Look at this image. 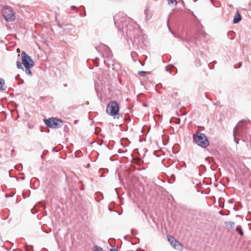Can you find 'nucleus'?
<instances>
[{
	"label": "nucleus",
	"instance_id": "f257e3e1",
	"mask_svg": "<svg viewBox=\"0 0 251 251\" xmlns=\"http://www.w3.org/2000/svg\"><path fill=\"white\" fill-rule=\"evenodd\" d=\"M21 57L22 63L25 69V73L31 76L32 75V72L30 68L34 66V61L31 59V57L24 51L22 52Z\"/></svg>",
	"mask_w": 251,
	"mask_h": 251
},
{
	"label": "nucleus",
	"instance_id": "f03ea898",
	"mask_svg": "<svg viewBox=\"0 0 251 251\" xmlns=\"http://www.w3.org/2000/svg\"><path fill=\"white\" fill-rule=\"evenodd\" d=\"M193 138L194 142L198 146L203 148L208 147L209 145V142L207 138L203 133L197 132L193 134Z\"/></svg>",
	"mask_w": 251,
	"mask_h": 251
},
{
	"label": "nucleus",
	"instance_id": "7ed1b4c3",
	"mask_svg": "<svg viewBox=\"0 0 251 251\" xmlns=\"http://www.w3.org/2000/svg\"><path fill=\"white\" fill-rule=\"evenodd\" d=\"M4 19L7 22L14 21L16 19V13L12 8L9 6H4L2 11Z\"/></svg>",
	"mask_w": 251,
	"mask_h": 251
},
{
	"label": "nucleus",
	"instance_id": "20e7f679",
	"mask_svg": "<svg viewBox=\"0 0 251 251\" xmlns=\"http://www.w3.org/2000/svg\"><path fill=\"white\" fill-rule=\"evenodd\" d=\"M119 107L118 103L115 101H110L106 108V112L112 116H115L118 114Z\"/></svg>",
	"mask_w": 251,
	"mask_h": 251
},
{
	"label": "nucleus",
	"instance_id": "39448f33",
	"mask_svg": "<svg viewBox=\"0 0 251 251\" xmlns=\"http://www.w3.org/2000/svg\"><path fill=\"white\" fill-rule=\"evenodd\" d=\"M244 126V122L241 121L239 122L234 128L233 136L237 144L239 143L238 141L237 140V137L242 136L245 132Z\"/></svg>",
	"mask_w": 251,
	"mask_h": 251
},
{
	"label": "nucleus",
	"instance_id": "423d86ee",
	"mask_svg": "<svg viewBox=\"0 0 251 251\" xmlns=\"http://www.w3.org/2000/svg\"><path fill=\"white\" fill-rule=\"evenodd\" d=\"M45 124L50 128H57L60 127L62 121L55 118H50L45 120Z\"/></svg>",
	"mask_w": 251,
	"mask_h": 251
},
{
	"label": "nucleus",
	"instance_id": "0eeeda50",
	"mask_svg": "<svg viewBox=\"0 0 251 251\" xmlns=\"http://www.w3.org/2000/svg\"><path fill=\"white\" fill-rule=\"evenodd\" d=\"M241 20V16L239 14V12L237 11L233 19V22L234 24H237L239 23Z\"/></svg>",
	"mask_w": 251,
	"mask_h": 251
},
{
	"label": "nucleus",
	"instance_id": "6e6552de",
	"mask_svg": "<svg viewBox=\"0 0 251 251\" xmlns=\"http://www.w3.org/2000/svg\"><path fill=\"white\" fill-rule=\"evenodd\" d=\"M6 88L7 87L5 85L4 80L2 78H0V90L5 91Z\"/></svg>",
	"mask_w": 251,
	"mask_h": 251
},
{
	"label": "nucleus",
	"instance_id": "1a4fd4ad",
	"mask_svg": "<svg viewBox=\"0 0 251 251\" xmlns=\"http://www.w3.org/2000/svg\"><path fill=\"white\" fill-rule=\"evenodd\" d=\"M167 239L170 244L172 247L174 246V244L176 243L177 241H176L173 236L170 235L167 236Z\"/></svg>",
	"mask_w": 251,
	"mask_h": 251
},
{
	"label": "nucleus",
	"instance_id": "9d476101",
	"mask_svg": "<svg viewBox=\"0 0 251 251\" xmlns=\"http://www.w3.org/2000/svg\"><path fill=\"white\" fill-rule=\"evenodd\" d=\"M173 247L176 250H179L181 251H182L183 250L182 245L178 241H177L176 243L174 244V245Z\"/></svg>",
	"mask_w": 251,
	"mask_h": 251
},
{
	"label": "nucleus",
	"instance_id": "9b49d317",
	"mask_svg": "<svg viewBox=\"0 0 251 251\" xmlns=\"http://www.w3.org/2000/svg\"><path fill=\"white\" fill-rule=\"evenodd\" d=\"M225 225L227 227H230L232 228L234 227V223L233 222H226L225 223Z\"/></svg>",
	"mask_w": 251,
	"mask_h": 251
},
{
	"label": "nucleus",
	"instance_id": "f8f14e48",
	"mask_svg": "<svg viewBox=\"0 0 251 251\" xmlns=\"http://www.w3.org/2000/svg\"><path fill=\"white\" fill-rule=\"evenodd\" d=\"M236 230L237 232H238L240 235L242 236L243 235V232L240 226H237L236 228Z\"/></svg>",
	"mask_w": 251,
	"mask_h": 251
},
{
	"label": "nucleus",
	"instance_id": "ddd939ff",
	"mask_svg": "<svg viewBox=\"0 0 251 251\" xmlns=\"http://www.w3.org/2000/svg\"><path fill=\"white\" fill-rule=\"evenodd\" d=\"M17 67L18 69H22L23 70L22 63L20 61H18L16 63Z\"/></svg>",
	"mask_w": 251,
	"mask_h": 251
},
{
	"label": "nucleus",
	"instance_id": "4468645a",
	"mask_svg": "<svg viewBox=\"0 0 251 251\" xmlns=\"http://www.w3.org/2000/svg\"><path fill=\"white\" fill-rule=\"evenodd\" d=\"M174 3H175V4H177V1L176 0H168V4L169 5Z\"/></svg>",
	"mask_w": 251,
	"mask_h": 251
},
{
	"label": "nucleus",
	"instance_id": "2eb2a0df",
	"mask_svg": "<svg viewBox=\"0 0 251 251\" xmlns=\"http://www.w3.org/2000/svg\"><path fill=\"white\" fill-rule=\"evenodd\" d=\"M148 73L145 71H139L138 72V74L141 76H144L145 74H147Z\"/></svg>",
	"mask_w": 251,
	"mask_h": 251
},
{
	"label": "nucleus",
	"instance_id": "dca6fc26",
	"mask_svg": "<svg viewBox=\"0 0 251 251\" xmlns=\"http://www.w3.org/2000/svg\"><path fill=\"white\" fill-rule=\"evenodd\" d=\"M169 30L170 31V32H171V33H172L174 35V36H175L176 37L178 38H180V37H179L178 35H176V34H175V33H174V32L171 30V29L169 27Z\"/></svg>",
	"mask_w": 251,
	"mask_h": 251
},
{
	"label": "nucleus",
	"instance_id": "f3484780",
	"mask_svg": "<svg viewBox=\"0 0 251 251\" xmlns=\"http://www.w3.org/2000/svg\"><path fill=\"white\" fill-rule=\"evenodd\" d=\"M102 249L100 247H96L94 251H101Z\"/></svg>",
	"mask_w": 251,
	"mask_h": 251
},
{
	"label": "nucleus",
	"instance_id": "a211bd4d",
	"mask_svg": "<svg viewBox=\"0 0 251 251\" xmlns=\"http://www.w3.org/2000/svg\"><path fill=\"white\" fill-rule=\"evenodd\" d=\"M110 251H118L117 249H111Z\"/></svg>",
	"mask_w": 251,
	"mask_h": 251
},
{
	"label": "nucleus",
	"instance_id": "6ab92c4d",
	"mask_svg": "<svg viewBox=\"0 0 251 251\" xmlns=\"http://www.w3.org/2000/svg\"><path fill=\"white\" fill-rule=\"evenodd\" d=\"M115 18H116L115 17H114L115 24L116 25V21H115Z\"/></svg>",
	"mask_w": 251,
	"mask_h": 251
},
{
	"label": "nucleus",
	"instance_id": "aec40b11",
	"mask_svg": "<svg viewBox=\"0 0 251 251\" xmlns=\"http://www.w3.org/2000/svg\"><path fill=\"white\" fill-rule=\"evenodd\" d=\"M166 70L167 71H170V70H169V67H166Z\"/></svg>",
	"mask_w": 251,
	"mask_h": 251
},
{
	"label": "nucleus",
	"instance_id": "412c9836",
	"mask_svg": "<svg viewBox=\"0 0 251 251\" xmlns=\"http://www.w3.org/2000/svg\"><path fill=\"white\" fill-rule=\"evenodd\" d=\"M17 52H19L20 51V49H18L17 50Z\"/></svg>",
	"mask_w": 251,
	"mask_h": 251
},
{
	"label": "nucleus",
	"instance_id": "4be33fe9",
	"mask_svg": "<svg viewBox=\"0 0 251 251\" xmlns=\"http://www.w3.org/2000/svg\"><path fill=\"white\" fill-rule=\"evenodd\" d=\"M72 8H75L76 7L75 6H72Z\"/></svg>",
	"mask_w": 251,
	"mask_h": 251
},
{
	"label": "nucleus",
	"instance_id": "5701e85b",
	"mask_svg": "<svg viewBox=\"0 0 251 251\" xmlns=\"http://www.w3.org/2000/svg\"><path fill=\"white\" fill-rule=\"evenodd\" d=\"M23 82H24V81L22 80V81H21V83H23Z\"/></svg>",
	"mask_w": 251,
	"mask_h": 251
},
{
	"label": "nucleus",
	"instance_id": "b1692460",
	"mask_svg": "<svg viewBox=\"0 0 251 251\" xmlns=\"http://www.w3.org/2000/svg\"><path fill=\"white\" fill-rule=\"evenodd\" d=\"M241 66V63H240L239 67H240Z\"/></svg>",
	"mask_w": 251,
	"mask_h": 251
},
{
	"label": "nucleus",
	"instance_id": "393cba45",
	"mask_svg": "<svg viewBox=\"0 0 251 251\" xmlns=\"http://www.w3.org/2000/svg\"><path fill=\"white\" fill-rule=\"evenodd\" d=\"M18 76H19V75H17V76H16V78H17Z\"/></svg>",
	"mask_w": 251,
	"mask_h": 251
},
{
	"label": "nucleus",
	"instance_id": "a878e982",
	"mask_svg": "<svg viewBox=\"0 0 251 251\" xmlns=\"http://www.w3.org/2000/svg\"><path fill=\"white\" fill-rule=\"evenodd\" d=\"M212 2H213V0H210Z\"/></svg>",
	"mask_w": 251,
	"mask_h": 251
}]
</instances>
